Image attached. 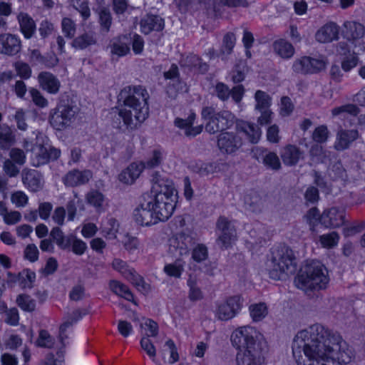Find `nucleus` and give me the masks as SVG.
<instances>
[{
	"mask_svg": "<svg viewBox=\"0 0 365 365\" xmlns=\"http://www.w3.org/2000/svg\"><path fill=\"white\" fill-rule=\"evenodd\" d=\"M236 41L235 36L233 33H227L223 37L222 46L220 51L222 54H230L235 46Z\"/></svg>",
	"mask_w": 365,
	"mask_h": 365,
	"instance_id": "864d4df0",
	"label": "nucleus"
},
{
	"mask_svg": "<svg viewBox=\"0 0 365 365\" xmlns=\"http://www.w3.org/2000/svg\"><path fill=\"white\" fill-rule=\"evenodd\" d=\"M280 156L285 165L294 166L303 158V152L296 145H287L282 150Z\"/></svg>",
	"mask_w": 365,
	"mask_h": 365,
	"instance_id": "b1692460",
	"label": "nucleus"
},
{
	"mask_svg": "<svg viewBox=\"0 0 365 365\" xmlns=\"http://www.w3.org/2000/svg\"><path fill=\"white\" fill-rule=\"evenodd\" d=\"M30 58L35 65H43L46 68H53L58 63V58L55 54L41 55L38 49H34L31 51Z\"/></svg>",
	"mask_w": 365,
	"mask_h": 365,
	"instance_id": "c756f323",
	"label": "nucleus"
},
{
	"mask_svg": "<svg viewBox=\"0 0 365 365\" xmlns=\"http://www.w3.org/2000/svg\"><path fill=\"white\" fill-rule=\"evenodd\" d=\"M87 313L88 311L86 309H76L67 317L66 320L60 326L58 337L63 348L66 346L64 341L68 338L66 333L67 329L72 327L76 322L81 319L83 316L87 314Z\"/></svg>",
	"mask_w": 365,
	"mask_h": 365,
	"instance_id": "4be33fe9",
	"label": "nucleus"
},
{
	"mask_svg": "<svg viewBox=\"0 0 365 365\" xmlns=\"http://www.w3.org/2000/svg\"><path fill=\"white\" fill-rule=\"evenodd\" d=\"M50 237L61 249L66 250L71 246L73 235L65 237L61 228L55 227L51 230Z\"/></svg>",
	"mask_w": 365,
	"mask_h": 365,
	"instance_id": "473e14b6",
	"label": "nucleus"
},
{
	"mask_svg": "<svg viewBox=\"0 0 365 365\" xmlns=\"http://www.w3.org/2000/svg\"><path fill=\"white\" fill-rule=\"evenodd\" d=\"M244 200L247 208L251 211L258 212L261 210L262 202L259 195L257 192H250L245 196Z\"/></svg>",
	"mask_w": 365,
	"mask_h": 365,
	"instance_id": "4c0bfd02",
	"label": "nucleus"
},
{
	"mask_svg": "<svg viewBox=\"0 0 365 365\" xmlns=\"http://www.w3.org/2000/svg\"><path fill=\"white\" fill-rule=\"evenodd\" d=\"M17 20L24 36L27 39L31 38L36 29L34 19L27 14L21 12L17 16Z\"/></svg>",
	"mask_w": 365,
	"mask_h": 365,
	"instance_id": "c85d7f7f",
	"label": "nucleus"
},
{
	"mask_svg": "<svg viewBox=\"0 0 365 365\" xmlns=\"http://www.w3.org/2000/svg\"><path fill=\"white\" fill-rule=\"evenodd\" d=\"M38 81L42 89L51 94L58 92L61 83L58 79L51 73L43 71L38 76Z\"/></svg>",
	"mask_w": 365,
	"mask_h": 365,
	"instance_id": "5701e85b",
	"label": "nucleus"
},
{
	"mask_svg": "<svg viewBox=\"0 0 365 365\" xmlns=\"http://www.w3.org/2000/svg\"><path fill=\"white\" fill-rule=\"evenodd\" d=\"M273 47L274 51L283 58H289L294 53V48L292 43L284 39L274 41Z\"/></svg>",
	"mask_w": 365,
	"mask_h": 365,
	"instance_id": "c9c22d12",
	"label": "nucleus"
},
{
	"mask_svg": "<svg viewBox=\"0 0 365 365\" xmlns=\"http://www.w3.org/2000/svg\"><path fill=\"white\" fill-rule=\"evenodd\" d=\"M242 307V299L238 295L229 297L226 302L220 304L216 310V317L222 321L232 319Z\"/></svg>",
	"mask_w": 365,
	"mask_h": 365,
	"instance_id": "f8f14e48",
	"label": "nucleus"
},
{
	"mask_svg": "<svg viewBox=\"0 0 365 365\" xmlns=\"http://www.w3.org/2000/svg\"><path fill=\"white\" fill-rule=\"evenodd\" d=\"M359 136L356 130H340L336 135V141L334 148L337 150H344L346 149L350 143L355 140Z\"/></svg>",
	"mask_w": 365,
	"mask_h": 365,
	"instance_id": "bb28decb",
	"label": "nucleus"
},
{
	"mask_svg": "<svg viewBox=\"0 0 365 365\" xmlns=\"http://www.w3.org/2000/svg\"><path fill=\"white\" fill-rule=\"evenodd\" d=\"M21 50L20 38L11 34H0V53L12 56L19 53Z\"/></svg>",
	"mask_w": 365,
	"mask_h": 365,
	"instance_id": "dca6fc26",
	"label": "nucleus"
},
{
	"mask_svg": "<svg viewBox=\"0 0 365 365\" xmlns=\"http://www.w3.org/2000/svg\"><path fill=\"white\" fill-rule=\"evenodd\" d=\"M53 339L46 330H41L37 340L38 346L45 348H51L53 345Z\"/></svg>",
	"mask_w": 365,
	"mask_h": 365,
	"instance_id": "338daca9",
	"label": "nucleus"
},
{
	"mask_svg": "<svg viewBox=\"0 0 365 365\" xmlns=\"http://www.w3.org/2000/svg\"><path fill=\"white\" fill-rule=\"evenodd\" d=\"M129 39L126 36L120 37L111 46V53L118 56L126 55L130 51Z\"/></svg>",
	"mask_w": 365,
	"mask_h": 365,
	"instance_id": "e433bc0d",
	"label": "nucleus"
},
{
	"mask_svg": "<svg viewBox=\"0 0 365 365\" xmlns=\"http://www.w3.org/2000/svg\"><path fill=\"white\" fill-rule=\"evenodd\" d=\"M22 182L32 192H37L43 188L42 175L36 170L25 168L21 172Z\"/></svg>",
	"mask_w": 365,
	"mask_h": 365,
	"instance_id": "6ab92c4d",
	"label": "nucleus"
},
{
	"mask_svg": "<svg viewBox=\"0 0 365 365\" xmlns=\"http://www.w3.org/2000/svg\"><path fill=\"white\" fill-rule=\"evenodd\" d=\"M242 145V140L236 133L232 132L222 133L217 138L219 149L225 153L232 154L237 151Z\"/></svg>",
	"mask_w": 365,
	"mask_h": 365,
	"instance_id": "4468645a",
	"label": "nucleus"
},
{
	"mask_svg": "<svg viewBox=\"0 0 365 365\" xmlns=\"http://www.w3.org/2000/svg\"><path fill=\"white\" fill-rule=\"evenodd\" d=\"M135 221L142 226H150L157 224L160 221L158 216L154 213V209L151 207V202L145 197V194L143 195V201L133 212Z\"/></svg>",
	"mask_w": 365,
	"mask_h": 365,
	"instance_id": "1a4fd4ad",
	"label": "nucleus"
},
{
	"mask_svg": "<svg viewBox=\"0 0 365 365\" xmlns=\"http://www.w3.org/2000/svg\"><path fill=\"white\" fill-rule=\"evenodd\" d=\"M140 30L145 35L152 31H160L164 29V19L158 15L147 14L140 22Z\"/></svg>",
	"mask_w": 365,
	"mask_h": 365,
	"instance_id": "aec40b11",
	"label": "nucleus"
},
{
	"mask_svg": "<svg viewBox=\"0 0 365 365\" xmlns=\"http://www.w3.org/2000/svg\"><path fill=\"white\" fill-rule=\"evenodd\" d=\"M298 282L304 289H324L329 282L328 270L320 262L312 260L306 264L298 277Z\"/></svg>",
	"mask_w": 365,
	"mask_h": 365,
	"instance_id": "20e7f679",
	"label": "nucleus"
},
{
	"mask_svg": "<svg viewBox=\"0 0 365 365\" xmlns=\"http://www.w3.org/2000/svg\"><path fill=\"white\" fill-rule=\"evenodd\" d=\"M217 241L222 243V247H228L236 240L237 232L234 225L225 216H220L216 222Z\"/></svg>",
	"mask_w": 365,
	"mask_h": 365,
	"instance_id": "9b49d317",
	"label": "nucleus"
},
{
	"mask_svg": "<svg viewBox=\"0 0 365 365\" xmlns=\"http://www.w3.org/2000/svg\"><path fill=\"white\" fill-rule=\"evenodd\" d=\"M143 167L140 163H133L118 175L120 182L125 184H132L140 176Z\"/></svg>",
	"mask_w": 365,
	"mask_h": 365,
	"instance_id": "7c9ffc66",
	"label": "nucleus"
},
{
	"mask_svg": "<svg viewBox=\"0 0 365 365\" xmlns=\"http://www.w3.org/2000/svg\"><path fill=\"white\" fill-rule=\"evenodd\" d=\"M255 99L257 102L255 109L262 110L269 109L271 106L272 98L266 92L258 90L255 94Z\"/></svg>",
	"mask_w": 365,
	"mask_h": 365,
	"instance_id": "37998d69",
	"label": "nucleus"
},
{
	"mask_svg": "<svg viewBox=\"0 0 365 365\" xmlns=\"http://www.w3.org/2000/svg\"><path fill=\"white\" fill-rule=\"evenodd\" d=\"M236 130L238 132L244 133L248 140L253 144L257 143L261 136L260 128L255 124L247 121H237Z\"/></svg>",
	"mask_w": 365,
	"mask_h": 365,
	"instance_id": "393cba45",
	"label": "nucleus"
},
{
	"mask_svg": "<svg viewBox=\"0 0 365 365\" xmlns=\"http://www.w3.org/2000/svg\"><path fill=\"white\" fill-rule=\"evenodd\" d=\"M308 67V56H302L294 61L292 70L296 73L309 74Z\"/></svg>",
	"mask_w": 365,
	"mask_h": 365,
	"instance_id": "4d7b16f0",
	"label": "nucleus"
},
{
	"mask_svg": "<svg viewBox=\"0 0 365 365\" xmlns=\"http://www.w3.org/2000/svg\"><path fill=\"white\" fill-rule=\"evenodd\" d=\"M78 108L68 98L61 99L49 115L51 126L57 130H63L71 125L76 119Z\"/></svg>",
	"mask_w": 365,
	"mask_h": 365,
	"instance_id": "423d86ee",
	"label": "nucleus"
},
{
	"mask_svg": "<svg viewBox=\"0 0 365 365\" xmlns=\"http://www.w3.org/2000/svg\"><path fill=\"white\" fill-rule=\"evenodd\" d=\"M365 229V222L360 221L353 223L351 225L344 228L343 232L345 237H351L361 232Z\"/></svg>",
	"mask_w": 365,
	"mask_h": 365,
	"instance_id": "0e129e2a",
	"label": "nucleus"
},
{
	"mask_svg": "<svg viewBox=\"0 0 365 365\" xmlns=\"http://www.w3.org/2000/svg\"><path fill=\"white\" fill-rule=\"evenodd\" d=\"M110 289L117 295L125 298L126 300L133 302V294L130 289L118 281H111L110 282Z\"/></svg>",
	"mask_w": 365,
	"mask_h": 365,
	"instance_id": "58836bf2",
	"label": "nucleus"
},
{
	"mask_svg": "<svg viewBox=\"0 0 365 365\" xmlns=\"http://www.w3.org/2000/svg\"><path fill=\"white\" fill-rule=\"evenodd\" d=\"M266 269L270 278L282 279L285 276L294 274L297 270V259L293 250L285 245H279L271 249V257L266 264Z\"/></svg>",
	"mask_w": 365,
	"mask_h": 365,
	"instance_id": "7ed1b4c3",
	"label": "nucleus"
},
{
	"mask_svg": "<svg viewBox=\"0 0 365 365\" xmlns=\"http://www.w3.org/2000/svg\"><path fill=\"white\" fill-rule=\"evenodd\" d=\"M175 243H179L180 256L187 255L191 247L195 244V240L189 235L181 234L175 239Z\"/></svg>",
	"mask_w": 365,
	"mask_h": 365,
	"instance_id": "a19ab883",
	"label": "nucleus"
},
{
	"mask_svg": "<svg viewBox=\"0 0 365 365\" xmlns=\"http://www.w3.org/2000/svg\"><path fill=\"white\" fill-rule=\"evenodd\" d=\"M341 337L319 324L297 333L292 342L293 356L299 365L304 352L303 365H339L351 361V356L343 346Z\"/></svg>",
	"mask_w": 365,
	"mask_h": 365,
	"instance_id": "f257e3e1",
	"label": "nucleus"
},
{
	"mask_svg": "<svg viewBox=\"0 0 365 365\" xmlns=\"http://www.w3.org/2000/svg\"><path fill=\"white\" fill-rule=\"evenodd\" d=\"M344 210L334 207L323 212L320 216L319 222L325 227L336 228L344 224Z\"/></svg>",
	"mask_w": 365,
	"mask_h": 365,
	"instance_id": "2eb2a0df",
	"label": "nucleus"
},
{
	"mask_svg": "<svg viewBox=\"0 0 365 365\" xmlns=\"http://www.w3.org/2000/svg\"><path fill=\"white\" fill-rule=\"evenodd\" d=\"M181 66L188 68L197 67L201 73H205L208 70V65L201 62V58L195 54L190 53L182 58L180 61Z\"/></svg>",
	"mask_w": 365,
	"mask_h": 365,
	"instance_id": "f704fd0d",
	"label": "nucleus"
},
{
	"mask_svg": "<svg viewBox=\"0 0 365 365\" xmlns=\"http://www.w3.org/2000/svg\"><path fill=\"white\" fill-rule=\"evenodd\" d=\"M92 178V173L88 170L80 171L73 170L66 173L63 178V182L66 186L76 187L87 183Z\"/></svg>",
	"mask_w": 365,
	"mask_h": 365,
	"instance_id": "412c9836",
	"label": "nucleus"
},
{
	"mask_svg": "<svg viewBox=\"0 0 365 365\" xmlns=\"http://www.w3.org/2000/svg\"><path fill=\"white\" fill-rule=\"evenodd\" d=\"M264 362L262 349L241 351L236 355L237 365H262Z\"/></svg>",
	"mask_w": 365,
	"mask_h": 365,
	"instance_id": "a211bd4d",
	"label": "nucleus"
},
{
	"mask_svg": "<svg viewBox=\"0 0 365 365\" xmlns=\"http://www.w3.org/2000/svg\"><path fill=\"white\" fill-rule=\"evenodd\" d=\"M360 111V109L355 104H346L332 109L331 113L333 115H339L344 113L356 116Z\"/></svg>",
	"mask_w": 365,
	"mask_h": 365,
	"instance_id": "5fc2aeb1",
	"label": "nucleus"
},
{
	"mask_svg": "<svg viewBox=\"0 0 365 365\" xmlns=\"http://www.w3.org/2000/svg\"><path fill=\"white\" fill-rule=\"evenodd\" d=\"M97 42L96 38L93 33H84L73 39L72 46L76 49L83 50L95 45Z\"/></svg>",
	"mask_w": 365,
	"mask_h": 365,
	"instance_id": "72a5a7b5",
	"label": "nucleus"
},
{
	"mask_svg": "<svg viewBox=\"0 0 365 365\" xmlns=\"http://www.w3.org/2000/svg\"><path fill=\"white\" fill-rule=\"evenodd\" d=\"M339 26L333 22L325 24L315 35L316 39L320 43H328L338 38Z\"/></svg>",
	"mask_w": 365,
	"mask_h": 365,
	"instance_id": "a878e982",
	"label": "nucleus"
},
{
	"mask_svg": "<svg viewBox=\"0 0 365 365\" xmlns=\"http://www.w3.org/2000/svg\"><path fill=\"white\" fill-rule=\"evenodd\" d=\"M112 266L113 269L120 272L139 291L147 292L149 289V284L145 282L143 278L133 268L129 267L125 262L120 259H115L113 261Z\"/></svg>",
	"mask_w": 365,
	"mask_h": 365,
	"instance_id": "9d476101",
	"label": "nucleus"
},
{
	"mask_svg": "<svg viewBox=\"0 0 365 365\" xmlns=\"http://www.w3.org/2000/svg\"><path fill=\"white\" fill-rule=\"evenodd\" d=\"M306 204H316L319 200V192L317 187L309 186L304 192Z\"/></svg>",
	"mask_w": 365,
	"mask_h": 365,
	"instance_id": "bf43d9fd",
	"label": "nucleus"
},
{
	"mask_svg": "<svg viewBox=\"0 0 365 365\" xmlns=\"http://www.w3.org/2000/svg\"><path fill=\"white\" fill-rule=\"evenodd\" d=\"M16 304L21 309L29 312L34 311L36 307L35 301L29 295L25 294L18 295Z\"/></svg>",
	"mask_w": 365,
	"mask_h": 365,
	"instance_id": "09e8293b",
	"label": "nucleus"
},
{
	"mask_svg": "<svg viewBox=\"0 0 365 365\" xmlns=\"http://www.w3.org/2000/svg\"><path fill=\"white\" fill-rule=\"evenodd\" d=\"M86 201L96 207H101L104 201V196L101 192L93 190L87 193Z\"/></svg>",
	"mask_w": 365,
	"mask_h": 365,
	"instance_id": "6e6d98bb",
	"label": "nucleus"
},
{
	"mask_svg": "<svg viewBox=\"0 0 365 365\" xmlns=\"http://www.w3.org/2000/svg\"><path fill=\"white\" fill-rule=\"evenodd\" d=\"M183 264L180 259L175 260L174 263L166 264L164 267V272L170 277L179 278L183 272Z\"/></svg>",
	"mask_w": 365,
	"mask_h": 365,
	"instance_id": "603ef678",
	"label": "nucleus"
},
{
	"mask_svg": "<svg viewBox=\"0 0 365 365\" xmlns=\"http://www.w3.org/2000/svg\"><path fill=\"white\" fill-rule=\"evenodd\" d=\"M99 23L101 30L104 32H108L112 24V16L108 9L102 8L98 11Z\"/></svg>",
	"mask_w": 365,
	"mask_h": 365,
	"instance_id": "8fccbe9b",
	"label": "nucleus"
},
{
	"mask_svg": "<svg viewBox=\"0 0 365 365\" xmlns=\"http://www.w3.org/2000/svg\"><path fill=\"white\" fill-rule=\"evenodd\" d=\"M62 30L67 38H72L76 32V25L69 18H63L61 22Z\"/></svg>",
	"mask_w": 365,
	"mask_h": 365,
	"instance_id": "774afa93",
	"label": "nucleus"
},
{
	"mask_svg": "<svg viewBox=\"0 0 365 365\" xmlns=\"http://www.w3.org/2000/svg\"><path fill=\"white\" fill-rule=\"evenodd\" d=\"M201 118L206 121L205 130L214 134L231 128L235 123V115L229 110L217 112L213 106H205L201 110Z\"/></svg>",
	"mask_w": 365,
	"mask_h": 365,
	"instance_id": "39448f33",
	"label": "nucleus"
},
{
	"mask_svg": "<svg viewBox=\"0 0 365 365\" xmlns=\"http://www.w3.org/2000/svg\"><path fill=\"white\" fill-rule=\"evenodd\" d=\"M219 170V165L216 163H200L193 166L194 172L201 176H208Z\"/></svg>",
	"mask_w": 365,
	"mask_h": 365,
	"instance_id": "79ce46f5",
	"label": "nucleus"
},
{
	"mask_svg": "<svg viewBox=\"0 0 365 365\" xmlns=\"http://www.w3.org/2000/svg\"><path fill=\"white\" fill-rule=\"evenodd\" d=\"M257 332L255 329L250 326H245L237 329L231 335V341L239 351L262 349L257 341Z\"/></svg>",
	"mask_w": 365,
	"mask_h": 365,
	"instance_id": "6e6552de",
	"label": "nucleus"
},
{
	"mask_svg": "<svg viewBox=\"0 0 365 365\" xmlns=\"http://www.w3.org/2000/svg\"><path fill=\"white\" fill-rule=\"evenodd\" d=\"M163 159V153L158 150H154L152 155L143 162H140V165L143 169H153L159 166Z\"/></svg>",
	"mask_w": 365,
	"mask_h": 365,
	"instance_id": "c03bdc74",
	"label": "nucleus"
},
{
	"mask_svg": "<svg viewBox=\"0 0 365 365\" xmlns=\"http://www.w3.org/2000/svg\"><path fill=\"white\" fill-rule=\"evenodd\" d=\"M195 119V113L191 112L185 119L176 118L174 124L176 127L184 130L185 136L194 138L202 133L204 127L202 124L193 126Z\"/></svg>",
	"mask_w": 365,
	"mask_h": 365,
	"instance_id": "f3484780",
	"label": "nucleus"
},
{
	"mask_svg": "<svg viewBox=\"0 0 365 365\" xmlns=\"http://www.w3.org/2000/svg\"><path fill=\"white\" fill-rule=\"evenodd\" d=\"M149 98L150 95L143 86L123 88L118 96V101L122 102L125 108L111 113L113 126L118 129L123 127L133 129L137 122H144L149 115Z\"/></svg>",
	"mask_w": 365,
	"mask_h": 365,
	"instance_id": "f03ea898",
	"label": "nucleus"
},
{
	"mask_svg": "<svg viewBox=\"0 0 365 365\" xmlns=\"http://www.w3.org/2000/svg\"><path fill=\"white\" fill-rule=\"evenodd\" d=\"M8 279L6 280V283L14 284L19 282V279L22 277L24 274H26V279L29 282H34L36 279V274L34 272L31 271L29 269H24L21 272H19L17 274H13L10 272H7Z\"/></svg>",
	"mask_w": 365,
	"mask_h": 365,
	"instance_id": "3c124183",
	"label": "nucleus"
},
{
	"mask_svg": "<svg viewBox=\"0 0 365 365\" xmlns=\"http://www.w3.org/2000/svg\"><path fill=\"white\" fill-rule=\"evenodd\" d=\"M15 143V135L8 125H0V148L9 150Z\"/></svg>",
	"mask_w": 365,
	"mask_h": 365,
	"instance_id": "2f4dec72",
	"label": "nucleus"
},
{
	"mask_svg": "<svg viewBox=\"0 0 365 365\" xmlns=\"http://www.w3.org/2000/svg\"><path fill=\"white\" fill-rule=\"evenodd\" d=\"M344 36L349 41L361 38L365 34V27L356 21H346L344 24Z\"/></svg>",
	"mask_w": 365,
	"mask_h": 365,
	"instance_id": "cd10ccee",
	"label": "nucleus"
},
{
	"mask_svg": "<svg viewBox=\"0 0 365 365\" xmlns=\"http://www.w3.org/2000/svg\"><path fill=\"white\" fill-rule=\"evenodd\" d=\"M262 162L264 165L272 170H278L281 168L279 158L275 153L265 151L262 153Z\"/></svg>",
	"mask_w": 365,
	"mask_h": 365,
	"instance_id": "de8ad7c7",
	"label": "nucleus"
},
{
	"mask_svg": "<svg viewBox=\"0 0 365 365\" xmlns=\"http://www.w3.org/2000/svg\"><path fill=\"white\" fill-rule=\"evenodd\" d=\"M145 197L151 202V207L162 222L168 220L173 215L178 201L176 195H166L165 193L150 195Z\"/></svg>",
	"mask_w": 365,
	"mask_h": 365,
	"instance_id": "0eeeda50",
	"label": "nucleus"
},
{
	"mask_svg": "<svg viewBox=\"0 0 365 365\" xmlns=\"http://www.w3.org/2000/svg\"><path fill=\"white\" fill-rule=\"evenodd\" d=\"M70 2L81 14L83 19H86L90 16V9L87 0H70Z\"/></svg>",
	"mask_w": 365,
	"mask_h": 365,
	"instance_id": "680f3d73",
	"label": "nucleus"
},
{
	"mask_svg": "<svg viewBox=\"0 0 365 365\" xmlns=\"http://www.w3.org/2000/svg\"><path fill=\"white\" fill-rule=\"evenodd\" d=\"M140 346L141 348L146 352V354L153 359L154 361V358L156 356V349L150 339H149V335L146 336H143L140 339Z\"/></svg>",
	"mask_w": 365,
	"mask_h": 365,
	"instance_id": "69168bd1",
	"label": "nucleus"
},
{
	"mask_svg": "<svg viewBox=\"0 0 365 365\" xmlns=\"http://www.w3.org/2000/svg\"><path fill=\"white\" fill-rule=\"evenodd\" d=\"M327 60L324 57L319 58L308 56V68L309 74L317 73L325 69Z\"/></svg>",
	"mask_w": 365,
	"mask_h": 365,
	"instance_id": "a18cd8bd",
	"label": "nucleus"
},
{
	"mask_svg": "<svg viewBox=\"0 0 365 365\" xmlns=\"http://www.w3.org/2000/svg\"><path fill=\"white\" fill-rule=\"evenodd\" d=\"M207 257V248L202 244L197 245L192 250V257L197 262H201L205 260Z\"/></svg>",
	"mask_w": 365,
	"mask_h": 365,
	"instance_id": "052dcab7",
	"label": "nucleus"
},
{
	"mask_svg": "<svg viewBox=\"0 0 365 365\" xmlns=\"http://www.w3.org/2000/svg\"><path fill=\"white\" fill-rule=\"evenodd\" d=\"M187 286L190 287L189 299L191 301H197L203 298L202 292L197 286L195 280L190 278L187 280Z\"/></svg>",
	"mask_w": 365,
	"mask_h": 365,
	"instance_id": "e2e57ef3",
	"label": "nucleus"
},
{
	"mask_svg": "<svg viewBox=\"0 0 365 365\" xmlns=\"http://www.w3.org/2000/svg\"><path fill=\"white\" fill-rule=\"evenodd\" d=\"M339 240L338 232L333 231L328 234L322 235L319 237V242L324 248L331 249L336 247Z\"/></svg>",
	"mask_w": 365,
	"mask_h": 365,
	"instance_id": "49530a36",
	"label": "nucleus"
},
{
	"mask_svg": "<svg viewBox=\"0 0 365 365\" xmlns=\"http://www.w3.org/2000/svg\"><path fill=\"white\" fill-rule=\"evenodd\" d=\"M38 152L36 153V163H34V165L38 167L45 165L49 162L48 153L47 145H38Z\"/></svg>",
	"mask_w": 365,
	"mask_h": 365,
	"instance_id": "13d9d810",
	"label": "nucleus"
},
{
	"mask_svg": "<svg viewBox=\"0 0 365 365\" xmlns=\"http://www.w3.org/2000/svg\"><path fill=\"white\" fill-rule=\"evenodd\" d=\"M249 309L254 322L262 320L268 314L267 307L265 303L262 302L251 304Z\"/></svg>",
	"mask_w": 365,
	"mask_h": 365,
	"instance_id": "ea45409f",
	"label": "nucleus"
},
{
	"mask_svg": "<svg viewBox=\"0 0 365 365\" xmlns=\"http://www.w3.org/2000/svg\"><path fill=\"white\" fill-rule=\"evenodd\" d=\"M152 189L150 195L165 193L166 195H176L178 191L175 188L173 181L164 174L155 172L152 175Z\"/></svg>",
	"mask_w": 365,
	"mask_h": 365,
	"instance_id": "ddd939ff",
	"label": "nucleus"
}]
</instances>
